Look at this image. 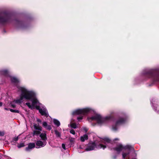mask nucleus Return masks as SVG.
Masks as SVG:
<instances>
[{"label":"nucleus","mask_w":159,"mask_h":159,"mask_svg":"<svg viewBox=\"0 0 159 159\" xmlns=\"http://www.w3.org/2000/svg\"><path fill=\"white\" fill-rule=\"evenodd\" d=\"M19 89L21 92L20 98L11 103L10 104L11 107L14 108L16 107V105L14 104V102L17 103H20L22 102L23 99L24 98L27 100H32V104L31 105L29 102L26 103V104L29 108L32 109L34 108L35 107L37 109H39V107L37 104H39V103L35 97V93L32 91L28 90L24 87H20Z\"/></svg>","instance_id":"obj_1"},{"label":"nucleus","mask_w":159,"mask_h":159,"mask_svg":"<svg viewBox=\"0 0 159 159\" xmlns=\"http://www.w3.org/2000/svg\"><path fill=\"white\" fill-rule=\"evenodd\" d=\"M111 117L110 116H108L104 118H102L100 115H97L95 117H92V120L96 119L97 120L99 123L102 124L108 121L111 119Z\"/></svg>","instance_id":"obj_2"},{"label":"nucleus","mask_w":159,"mask_h":159,"mask_svg":"<svg viewBox=\"0 0 159 159\" xmlns=\"http://www.w3.org/2000/svg\"><path fill=\"white\" fill-rule=\"evenodd\" d=\"M96 147L98 148H102L103 149H104L106 148V147L105 146L102 144H99L98 146H97L95 143H93L91 146L86 148V150L87 151L92 150H93Z\"/></svg>","instance_id":"obj_3"},{"label":"nucleus","mask_w":159,"mask_h":159,"mask_svg":"<svg viewBox=\"0 0 159 159\" xmlns=\"http://www.w3.org/2000/svg\"><path fill=\"white\" fill-rule=\"evenodd\" d=\"M89 110V109L88 108L82 109H77L74 111L73 112V115H84L88 113Z\"/></svg>","instance_id":"obj_4"},{"label":"nucleus","mask_w":159,"mask_h":159,"mask_svg":"<svg viewBox=\"0 0 159 159\" xmlns=\"http://www.w3.org/2000/svg\"><path fill=\"white\" fill-rule=\"evenodd\" d=\"M34 127L35 130L33 131V135H38L40 134V131L42 130V127L39 125V124H38V125L34 124Z\"/></svg>","instance_id":"obj_5"},{"label":"nucleus","mask_w":159,"mask_h":159,"mask_svg":"<svg viewBox=\"0 0 159 159\" xmlns=\"http://www.w3.org/2000/svg\"><path fill=\"white\" fill-rule=\"evenodd\" d=\"M46 141L42 142L40 140H38L36 143L37 146L36 148H39L40 147H43L46 145Z\"/></svg>","instance_id":"obj_6"},{"label":"nucleus","mask_w":159,"mask_h":159,"mask_svg":"<svg viewBox=\"0 0 159 159\" xmlns=\"http://www.w3.org/2000/svg\"><path fill=\"white\" fill-rule=\"evenodd\" d=\"M39 112L42 115L44 116L47 117L48 116V111L45 108L39 109Z\"/></svg>","instance_id":"obj_7"},{"label":"nucleus","mask_w":159,"mask_h":159,"mask_svg":"<svg viewBox=\"0 0 159 159\" xmlns=\"http://www.w3.org/2000/svg\"><path fill=\"white\" fill-rule=\"evenodd\" d=\"M35 144L34 143H30L28 144V147L26 148V150L27 151H29L32 148H34Z\"/></svg>","instance_id":"obj_8"},{"label":"nucleus","mask_w":159,"mask_h":159,"mask_svg":"<svg viewBox=\"0 0 159 159\" xmlns=\"http://www.w3.org/2000/svg\"><path fill=\"white\" fill-rule=\"evenodd\" d=\"M43 126L46 129L49 130H50L52 129L51 126L50 125H48L46 122H43Z\"/></svg>","instance_id":"obj_9"},{"label":"nucleus","mask_w":159,"mask_h":159,"mask_svg":"<svg viewBox=\"0 0 159 159\" xmlns=\"http://www.w3.org/2000/svg\"><path fill=\"white\" fill-rule=\"evenodd\" d=\"M40 136L41 139L44 141H46V140L47 139L46 134L45 133L41 134Z\"/></svg>","instance_id":"obj_10"},{"label":"nucleus","mask_w":159,"mask_h":159,"mask_svg":"<svg viewBox=\"0 0 159 159\" xmlns=\"http://www.w3.org/2000/svg\"><path fill=\"white\" fill-rule=\"evenodd\" d=\"M88 139V135L86 134H85L83 136L80 137V140L82 142H84L85 140H87Z\"/></svg>","instance_id":"obj_11"},{"label":"nucleus","mask_w":159,"mask_h":159,"mask_svg":"<svg viewBox=\"0 0 159 159\" xmlns=\"http://www.w3.org/2000/svg\"><path fill=\"white\" fill-rule=\"evenodd\" d=\"M11 80L12 82L14 83H18L19 82V80L14 77H11Z\"/></svg>","instance_id":"obj_12"},{"label":"nucleus","mask_w":159,"mask_h":159,"mask_svg":"<svg viewBox=\"0 0 159 159\" xmlns=\"http://www.w3.org/2000/svg\"><path fill=\"white\" fill-rule=\"evenodd\" d=\"M53 122L57 126H59L60 125L59 121L57 120L54 119Z\"/></svg>","instance_id":"obj_13"},{"label":"nucleus","mask_w":159,"mask_h":159,"mask_svg":"<svg viewBox=\"0 0 159 159\" xmlns=\"http://www.w3.org/2000/svg\"><path fill=\"white\" fill-rule=\"evenodd\" d=\"M123 149V147L121 145H120L116 148V150L117 152H120Z\"/></svg>","instance_id":"obj_14"},{"label":"nucleus","mask_w":159,"mask_h":159,"mask_svg":"<svg viewBox=\"0 0 159 159\" xmlns=\"http://www.w3.org/2000/svg\"><path fill=\"white\" fill-rule=\"evenodd\" d=\"M70 126L71 128L75 129L76 128V125L75 123H72L70 125Z\"/></svg>","instance_id":"obj_15"},{"label":"nucleus","mask_w":159,"mask_h":159,"mask_svg":"<svg viewBox=\"0 0 159 159\" xmlns=\"http://www.w3.org/2000/svg\"><path fill=\"white\" fill-rule=\"evenodd\" d=\"M10 111L12 112H16V113H19V111L18 110H13L12 109H10Z\"/></svg>","instance_id":"obj_16"},{"label":"nucleus","mask_w":159,"mask_h":159,"mask_svg":"<svg viewBox=\"0 0 159 159\" xmlns=\"http://www.w3.org/2000/svg\"><path fill=\"white\" fill-rule=\"evenodd\" d=\"M25 145L24 143H22L18 145L17 146L18 148H20L21 147H23Z\"/></svg>","instance_id":"obj_17"},{"label":"nucleus","mask_w":159,"mask_h":159,"mask_svg":"<svg viewBox=\"0 0 159 159\" xmlns=\"http://www.w3.org/2000/svg\"><path fill=\"white\" fill-rule=\"evenodd\" d=\"M55 133L57 136H58V137L60 136V133L59 132H58V131H55Z\"/></svg>","instance_id":"obj_18"},{"label":"nucleus","mask_w":159,"mask_h":159,"mask_svg":"<svg viewBox=\"0 0 159 159\" xmlns=\"http://www.w3.org/2000/svg\"><path fill=\"white\" fill-rule=\"evenodd\" d=\"M129 154V153H123L122 154L123 158H124Z\"/></svg>","instance_id":"obj_19"},{"label":"nucleus","mask_w":159,"mask_h":159,"mask_svg":"<svg viewBox=\"0 0 159 159\" xmlns=\"http://www.w3.org/2000/svg\"><path fill=\"white\" fill-rule=\"evenodd\" d=\"M75 139V138H72V137L69 138V140L71 142H74Z\"/></svg>","instance_id":"obj_20"},{"label":"nucleus","mask_w":159,"mask_h":159,"mask_svg":"<svg viewBox=\"0 0 159 159\" xmlns=\"http://www.w3.org/2000/svg\"><path fill=\"white\" fill-rule=\"evenodd\" d=\"M70 133L73 134H75V131L73 129H71L70 130Z\"/></svg>","instance_id":"obj_21"},{"label":"nucleus","mask_w":159,"mask_h":159,"mask_svg":"<svg viewBox=\"0 0 159 159\" xmlns=\"http://www.w3.org/2000/svg\"><path fill=\"white\" fill-rule=\"evenodd\" d=\"M104 141L107 142L109 143L110 142V140L108 138H105L104 139Z\"/></svg>","instance_id":"obj_22"},{"label":"nucleus","mask_w":159,"mask_h":159,"mask_svg":"<svg viewBox=\"0 0 159 159\" xmlns=\"http://www.w3.org/2000/svg\"><path fill=\"white\" fill-rule=\"evenodd\" d=\"M123 122V120L122 119L116 122V124L118 125L120 123H122Z\"/></svg>","instance_id":"obj_23"},{"label":"nucleus","mask_w":159,"mask_h":159,"mask_svg":"<svg viewBox=\"0 0 159 159\" xmlns=\"http://www.w3.org/2000/svg\"><path fill=\"white\" fill-rule=\"evenodd\" d=\"M4 134V133L3 132L0 131V135L1 136H3Z\"/></svg>","instance_id":"obj_24"},{"label":"nucleus","mask_w":159,"mask_h":159,"mask_svg":"<svg viewBox=\"0 0 159 159\" xmlns=\"http://www.w3.org/2000/svg\"><path fill=\"white\" fill-rule=\"evenodd\" d=\"M62 148L64 149H66V147H65V145L64 144H62Z\"/></svg>","instance_id":"obj_25"},{"label":"nucleus","mask_w":159,"mask_h":159,"mask_svg":"<svg viewBox=\"0 0 159 159\" xmlns=\"http://www.w3.org/2000/svg\"><path fill=\"white\" fill-rule=\"evenodd\" d=\"M132 148V147L131 146L129 145H127L125 147L126 148Z\"/></svg>","instance_id":"obj_26"},{"label":"nucleus","mask_w":159,"mask_h":159,"mask_svg":"<svg viewBox=\"0 0 159 159\" xmlns=\"http://www.w3.org/2000/svg\"><path fill=\"white\" fill-rule=\"evenodd\" d=\"M37 121L38 122L41 123V121L39 119H37Z\"/></svg>","instance_id":"obj_27"},{"label":"nucleus","mask_w":159,"mask_h":159,"mask_svg":"<svg viewBox=\"0 0 159 159\" xmlns=\"http://www.w3.org/2000/svg\"><path fill=\"white\" fill-rule=\"evenodd\" d=\"M18 139V137H16L14 138V140L15 141H17Z\"/></svg>","instance_id":"obj_28"},{"label":"nucleus","mask_w":159,"mask_h":159,"mask_svg":"<svg viewBox=\"0 0 159 159\" xmlns=\"http://www.w3.org/2000/svg\"><path fill=\"white\" fill-rule=\"evenodd\" d=\"M7 71L6 70H4L3 71V74H5L7 73Z\"/></svg>","instance_id":"obj_29"},{"label":"nucleus","mask_w":159,"mask_h":159,"mask_svg":"<svg viewBox=\"0 0 159 159\" xmlns=\"http://www.w3.org/2000/svg\"><path fill=\"white\" fill-rule=\"evenodd\" d=\"M84 130L85 131V132H87L88 130L87 129L85 128H84Z\"/></svg>","instance_id":"obj_30"},{"label":"nucleus","mask_w":159,"mask_h":159,"mask_svg":"<svg viewBox=\"0 0 159 159\" xmlns=\"http://www.w3.org/2000/svg\"><path fill=\"white\" fill-rule=\"evenodd\" d=\"M79 120H81L82 119V117H78L77 118Z\"/></svg>","instance_id":"obj_31"},{"label":"nucleus","mask_w":159,"mask_h":159,"mask_svg":"<svg viewBox=\"0 0 159 159\" xmlns=\"http://www.w3.org/2000/svg\"><path fill=\"white\" fill-rule=\"evenodd\" d=\"M2 102H0V107L2 106Z\"/></svg>","instance_id":"obj_32"},{"label":"nucleus","mask_w":159,"mask_h":159,"mask_svg":"<svg viewBox=\"0 0 159 159\" xmlns=\"http://www.w3.org/2000/svg\"><path fill=\"white\" fill-rule=\"evenodd\" d=\"M4 109L7 110H8V109L6 108H5Z\"/></svg>","instance_id":"obj_33"},{"label":"nucleus","mask_w":159,"mask_h":159,"mask_svg":"<svg viewBox=\"0 0 159 159\" xmlns=\"http://www.w3.org/2000/svg\"><path fill=\"white\" fill-rule=\"evenodd\" d=\"M113 129L114 130H116V129H115L114 127H113Z\"/></svg>","instance_id":"obj_34"},{"label":"nucleus","mask_w":159,"mask_h":159,"mask_svg":"<svg viewBox=\"0 0 159 159\" xmlns=\"http://www.w3.org/2000/svg\"><path fill=\"white\" fill-rule=\"evenodd\" d=\"M116 139V140H118V139Z\"/></svg>","instance_id":"obj_35"}]
</instances>
